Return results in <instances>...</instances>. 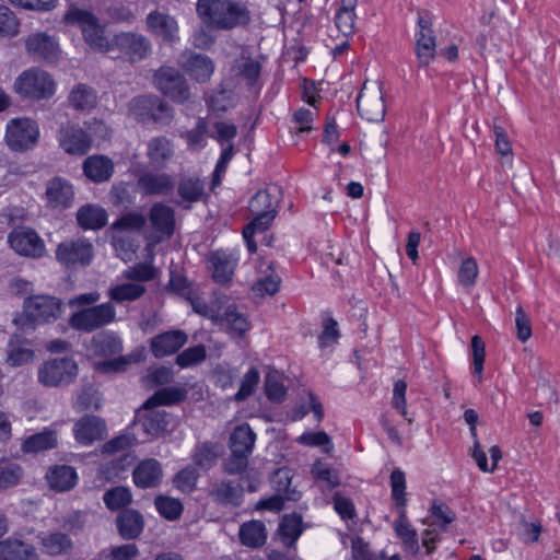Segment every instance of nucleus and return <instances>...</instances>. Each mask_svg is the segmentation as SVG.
I'll use <instances>...</instances> for the list:
<instances>
[{"instance_id": "40", "label": "nucleus", "mask_w": 560, "mask_h": 560, "mask_svg": "<svg viewBox=\"0 0 560 560\" xmlns=\"http://www.w3.org/2000/svg\"><path fill=\"white\" fill-rule=\"evenodd\" d=\"M394 529L401 539L407 552L416 555L419 551L417 532L409 525L405 511H401L399 517L394 523Z\"/></svg>"}, {"instance_id": "51", "label": "nucleus", "mask_w": 560, "mask_h": 560, "mask_svg": "<svg viewBox=\"0 0 560 560\" xmlns=\"http://www.w3.org/2000/svg\"><path fill=\"white\" fill-rule=\"evenodd\" d=\"M154 505L159 513L168 521L178 520L183 513V504L178 499L167 495H158Z\"/></svg>"}, {"instance_id": "45", "label": "nucleus", "mask_w": 560, "mask_h": 560, "mask_svg": "<svg viewBox=\"0 0 560 560\" xmlns=\"http://www.w3.org/2000/svg\"><path fill=\"white\" fill-rule=\"evenodd\" d=\"M292 474L289 468L278 469L271 477V483L279 494H283L285 500L296 501L300 492L291 488Z\"/></svg>"}, {"instance_id": "1", "label": "nucleus", "mask_w": 560, "mask_h": 560, "mask_svg": "<svg viewBox=\"0 0 560 560\" xmlns=\"http://www.w3.org/2000/svg\"><path fill=\"white\" fill-rule=\"evenodd\" d=\"M196 13L205 25L215 31L245 28L252 20L248 5L238 0H198Z\"/></svg>"}, {"instance_id": "36", "label": "nucleus", "mask_w": 560, "mask_h": 560, "mask_svg": "<svg viewBox=\"0 0 560 560\" xmlns=\"http://www.w3.org/2000/svg\"><path fill=\"white\" fill-rule=\"evenodd\" d=\"M35 359L34 350L27 340L12 338L9 342L7 362L11 366H21L32 363Z\"/></svg>"}, {"instance_id": "39", "label": "nucleus", "mask_w": 560, "mask_h": 560, "mask_svg": "<svg viewBox=\"0 0 560 560\" xmlns=\"http://www.w3.org/2000/svg\"><path fill=\"white\" fill-rule=\"evenodd\" d=\"M260 63L249 56L242 52L241 56L235 59L232 70L235 74L246 81L248 86H253L260 75Z\"/></svg>"}, {"instance_id": "58", "label": "nucleus", "mask_w": 560, "mask_h": 560, "mask_svg": "<svg viewBox=\"0 0 560 560\" xmlns=\"http://www.w3.org/2000/svg\"><path fill=\"white\" fill-rule=\"evenodd\" d=\"M259 371L256 368H250L242 378L241 387L234 397L235 400L243 401L252 396L259 383Z\"/></svg>"}, {"instance_id": "35", "label": "nucleus", "mask_w": 560, "mask_h": 560, "mask_svg": "<svg viewBox=\"0 0 560 560\" xmlns=\"http://www.w3.org/2000/svg\"><path fill=\"white\" fill-rule=\"evenodd\" d=\"M211 498L222 505L237 506L241 503L242 489L232 481H220L212 485Z\"/></svg>"}, {"instance_id": "20", "label": "nucleus", "mask_w": 560, "mask_h": 560, "mask_svg": "<svg viewBox=\"0 0 560 560\" xmlns=\"http://www.w3.org/2000/svg\"><path fill=\"white\" fill-rule=\"evenodd\" d=\"M420 32L416 43V52L420 66H428L435 55V39L429 21L419 16Z\"/></svg>"}, {"instance_id": "29", "label": "nucleus", "mask_w": 560, "mask_h": 560, "mask_svg": "<svg viewBox=\"0 0 560 560\" xmlns=\"http://www.w3.org/2000/svg\"><path fill=\"white\" fill-rule=\"evenodd\" d=\"M212 278L215 282L224 284L231 281L236 266V259L222 252H215L209 256Z\"/></svg>"}, {"instance_id": "17", "label": "nucleus", "mask_w": 560, "mask_h": 560, "mask_svg": "<svg viewBox=\"0 0 560 560\" xmlns=\"http://www.w3.org/2000/svg\"><path fill=\"white\" fill-rule=\"evenodd\" d=\"M215 323L236 337H243L250 329V323L246 315L240 312L235 304H228L225 296H223V308L220 311V318Z\"/></svg>"}, {"instance_id": "30", "label": "nucleus", "mask_w": 560, "mask_h": 560, "mask_svg": "<svg viewBox=\"0 0 560 560\" xmlns=\"http://www.w3.org/2000/svg\"><path fill=\"white\" fill-rule=\"evenodd\" d=\"M0 560H38L35 548L18 539L0 541Z\"/></svg>"}, {"instance_id": "19", "label": "nucleus", "mask_w": 560, "mask_h": 560, "mask_svg": "<svg viewBox=\"0 0 560 560\" xmlns=\"http://www.w3.org/2000/svg\"><path fill=\"white\" fill-rule=\"evenodd\" d=\"M187 342L183 330H170L151 339V351L155 358H163L177 352Z\"/></svg>"}, {"instance_id": "61", "label": "nucleus", "mask_w": 560, "mask_h": 560, "mask_svg": "<svg viewBox=\"0 0 560 560\" xmlns=\"http://www.w3.org/2000/svg\"><path fill=\"white\" fill-rule=\"evenodd\" d=\"M311 472L317 481L325 482L328 488H335L339 485L337 474L322 460H316L313 464Z\"/></svg>"}, {"instance_id": "44", "label": "nucleus", "mask_w": 560, "mask_h": 560, "mask_svg": "<svg viewBox=\"0 0 560 560\" xmlns=\"http://www.w3.org/2000/svg\"><path fill=\"white\" fill-rule=\"evenodd\" d=\"M186 392L178 387H164L154 393L144 404V409H150L162 405H173L182 401Z\"/></svg>"}, {"instance_id": "25", "label": "nucleus", "mask_w": 560, "mask_h": 560, "mask_svg": "<svg viewBox=\"0 0 560 560\" xmlns=\"http://www.w3.org/2000/svg\"><path fill=\"white\" fill-rule=\"evenodd\" d=\"M83 172L93 183H104L112 177L114 163L105 155H92L84 160Z\"/></svg>"}, {"instance_id": "3", "label": "nucleus", "mask_w": 560, "mask_h": 560, "mask_svg": "<svg viewBox=\"0 0 560 560\" xmlns=\"http://www.w3.org/2000/svg\"><path fill=\"white\" fill-rule=\"evenodd\" d=\"M13 89L24 98L40 101L55 94L56 82L47 71L33 67L15 79Z\"/></svg>"}, {"instance_id": "54", "label": "nucleus", "mask_w": 560, "mask_h": 560, "mask_svg": "<svg viewBox=\"0 0 560 560\" xmlns=\"http://www.w3.org/2000/svg\"><path fill=\"white\" fill-rule=\"evenodd\" d=\"M93 348L95 353L100 355H113L117 354L122 350L120 339L110 334L100 335L93 338Z\"/></svg>"}, {"instance_id": "60", "label": "nucleus", "mask_w": 560, "mask_h": 560, "mask_svg": "<svg viewBox=\"0 0 560 560\" xmlns=\"http://www.w3.org/2000/svg\"><path fill=\"white\" fill-rule=\"evenodd\" d=\"M199 474L194 467H186L182 469L174 477V486L183 493H190L195 488Z\"/></svg>"}, {"instance_id": "42", "label": "nucleus", "mask_w": 560, "mask_h": 560, "mask_svg": "<svg viewBox=\"0 0 560 560\" xmlns=\"http://www.w3.org/2000/svg\"><path fill=\"white\" fill-rule=\"evenodd\" d=\"M278 532L283 544L292 547L302 534V517L298 514L284 515Z\"/></svg>"}, {"instance_id": "10", "label": "nucleus", "mask_w": 560, "mask_h": 560, "mask_svg": "<svg viewBox=\"0 0 560 560\" xmlns=\"http://www.w3.org/2000/svg\"><path fill=\"white\" fill-rule=\"evenodd\" d=\"M77 373L78 366L72 359H54L39 368L38 380L45 386H58L70 383Z\"/></svg>"}, {"instance_id": "12", "label": "nucleus", "mask_w": 560, "mask_h": 560, "mask_svg": "<svg viewBox=\"0 0 560 560\" xmlns=\"http://www.w3.org/2000/svg\"><path fill=\"white\" fill-rule=\"evenodd\" d=\"M8 242L11 248L22 256L39 258L45 253L44 241L31 228L13 229L8 236Z\"/></svg>"}, {"instance_id": "49", "label": "nucleus", "mask_w": 560, "mask_h": 560, "mask_svg": "<svg viewBox=\"0 0 560 560\" xmlns=\"http://www.w3.org/2000/svg\"><path fill=\"white\" fill-rule=\"evenodd\" d=\"M205 185L199 178L183 177L177 187L178 195L183 200L188 202H196L200 200L203 195Z\"/></svg>"}, {"instance_id": "2", "label": "nucleus", "mask_w": 560, "mask_h": 560, "mask_svg": "<svg viewBox=\"0 0 560 560\" xmlns=\"http://www.w3.org/2000/svg\"><path fill=\"white\" fill-rule=\"evenodd\" d=\"M69 24H77L83 34L85 43L94 50L108 52L114 50V38L109 39L97 18L89 11L70 8L65 15Z\"/></svg>"}, {"instance_id": "57", "label": "nucleus", "mask_w": 560, "mask_h": 560, "mask_svg": "<svg viewBox=\"0 0 560 560\" xmlns=\"http://www.w3.org/2000/svg\"><path fill=\"white\" fill-rule=\"evenodd\" d=\"M137 439L132 434L118 435L102 446V454L115 455L121 453L122 457H125V452L135 445Z\"/></svg>"}, {"instance_id": "53", "label": "nucleus", "mask_w": 560, "mask_h": 560, "mask_svg": "<svg viewBox=\"0 0 560 560\" xmlns=\"http://www.w3.org/2000/svg\"><path fill=\"white\" fill-rule=\"evenodd\" d=\"M168 425L165 411L152 410L142 420V428L148 435L159 436Z\"/></svg>"}, {"instance_id": "23", "label": "nucleus", "mask_w": 560, "mask_h": 560, "mask_svg": "<svg viewBox=\"0 0 560 560\" xmlns=\"http://www.w3.org/2000/svg\"><path fill=\"white\" fill-rule=\"evenodd\" d=\"M46 480L50 489L58 492H66L77 485L78 474L71 466L55 465L46 472Z\"/></svg>"}, {"instance_id": "18", "label": "nucleus", "mask_w": 560, "mask_h": 560, "mask_svg": "<svg viewBox=\"0 0 560 560\" xmlns=\"http://www.w3.org/2000/svg\"><path fill=\"white\" fill-rule=\"evenodd\" d=\"M73 432L78 442L89 445L106 436V424L100 417L85 416L75 422Z\"/></svg>"}, {"instance_id": "38", "label": "nucleus", "mask_w": 560, "mask_h": 560, "mask_svg": "<svg viewBox=\"0 0 560 560\" xmlns=\"http://www.w3.org/2000/svg\"><path fill=\"white\" fill-rule=\"evenodd\" d=\"M256 435L249 425L243 424L234 429L230 436V450L231 452L243 453L250 455Z\"/></svg>"}, {"instance_id": "11", "label": "nucleus", "mask_w": 560, "mask_h": 560, "mask_svg": "<svg viewBox=\"0 0 560 560\" xmlns=\"http://www.w3.org/2000/svg\"><path fill=\"white\" fill-rule=\"evenodd\" d=\"M56 258L67 268L86 266L93 258V246L82 238L66 241L57 246Z\"/></svg>"}, {"instance_id": "6", "label": "nucleus", "mask_w": 560, "mask_h": 560, "mask_svg": "<svg viewBox=\"0 0 560 560\" xmlns=\"http://www.w3.org/2000/svg\"><path fill=\"white\" fill-rule=\"evenodd\" d=\"M23 312L32 324H48L61 316V301L46 294L33 295L24 301Z\"/></svg>"}, {"instance_id": "27", "label": "nucleus", "mask_w": 560, "mask_h": 560, "mask_svg": "<svg viewBox=\"0 0 560 560\" xmlns=\"http://www.w3.org/2000/svg\"><path fill=\"white\" fill-rule=\"evenodd\" d=\"M132 476L138 487L154 488L161 482L162 468L156 459H144L135 468Z\"/></svg>"}, {"instance_id": "34", "label": "nucleus", "mask_w": 560, "mask_h": 560, "mask_svg": "<svg viewBox=\"0 0 560 560\" xmlns=\"http://www.w3.org/2000/svg\"><path fill=\"white\" fill-rule=\"evenodd\" d=\"M77 221L85 230H100L107 223V212L100 206L85 205L79 209Z\"/></svg>"}, {"instance_id": "50", "label": "nucleus", "mask_w": 560, "mask_h": 560, "mask_svg": "<svg viewBox=\"0 0 560 560\" xmlns=\"http://www.w3.org/2000/svg\"><path fill=\"white\" fill-rule=\"evenodd\" d=\"M265 393L273 402H281L287 394L282 376L276 370H269L265 377Z\"/></svg>"}, {"instance_id": "5", "label": "nucleus", "mask_w": 560, "mask_h": 560, "mask_svg": "<svg viewBox=\"0 0 560 560\" xmlns=\"http://www.w3.org/2000/svg\"><path fill=\"white\" fill-rule=\"evenodd\" d=\"M357 109L359 115L370 121L380 122L386 115V104L381 81L366 80L357 97Z\"/></svg>"}, {"instance_id": "4", "label": "nucleus", "mask_w": 560, "mask_h": 560, "mask_svg": "<svg viewBox=\"0 0 560 560\" xmlns=\"http://www.w3.org/2000/svg\"><path fill=\"white\" fill-rule=\"evenodd\" d=\"M128 112L139 122L167 124L173 118L172 107L156 95L133 97L128 104Z\"/></svg>"}, {"instance_id": "64", "label": "nucleus", "mask_w": 560, "mask_h": 560, "mask_svg": "<svg viewBox=\"0 0 560 560\" xmlns=\"http://www.w3.org/2000/svg\"><path fill=\"white\" fill-rule=\"evenodd\" d=\"M205 358L206 349L202 345H198L195 347H190L184 350L180 354H178L176 357V363L180 368H187L202 362Z\"/></svg>"}, {"instance_id": "48", "label": "nucleus", "mask_w": 560, "mask_h": 560, "mask_svg": "<svg viewBox=\"0 0 560 560\" xmlns=\"http://www.w3.org/2000/svg\"><path fill=\"white\" fill-rule=\"evenodd\" d=\"M57 445V439L54 432L44 431L27 438L22 448L27 453H37L52 448Z\"/></svg>"}, {"instance_id": "8", "label": "nucleus", "mask_w": 560, "mask_h": 560, "mask_svg": "<svg viewBox=\"0 0 560 560\" xmlns=\"http://www.w3.org/2000/svg\"><path fill=\"white\" fill-rule=\"evenodd\" d=\"M154 83L159 91L174 102L183 104L190 97L185 77L175 68L161 67L154 74Z\"/></svg>"}, {"instance_id": "22", "label": "nucleus", "mask_w": 560, "mask_h": 560, "mask_svg": "<svg viewBox=\"0 0 560 560\" xmlns=\"http://www.w3.org/2000/svg\"><path fill=\"white\" fill-rule=\"evenodd\" d=\"M27 52L35 60H54L58 52V44L45 33H38L26 39Z\"/></svg>"}, {"instance_id": "26", "label": "nucleus", "mask_w": 560, "mask_h": 560, "mask_svg": "<svg viewBox=\"0 0 560 560\" xmlns=\"http://www.w3.org/2000/svg\"><path fill=\"white\" fill-rule=\"evenodd\" d=\"M183 69L197 82H208L214 71V63L208 56L190 52L183 62Z\"/></svg>"}, {"instance_id": "15", "label": "nucleus", "mask_w": 560, "mask_h": 560, "mask_svg": "<svg viewBox=\"0 0 560 560\" xmlns=\"http://www.w3.org/2000/svg\"><path fill=\"white\" fill-rule=\"evenodd\" d=\"M45 198L47 207L67 209L72 205L74 198L73 187L67 179L54 177L46 185Z\"/></svg>"}, {"instance_id": "28", "label": "nucleus", "mask_w": 560, "mask_h": 560, "mask_svg": "<svg viewBox=\"0 0 560 560\" xmlns=\"http://www.w3.org/2000/svg\"><path fill=\"white\" fill-rule=\"evenodd\" d=\"M137 184L141 192L147 196L167 195L174 188V182L166 173H145L138 178Z\"/></svg>"}, {"instance_id": "63", "label": "nucleus", "mask_w": 560, "mask_h": 560, "mask_svg": "<svg viewBox=\"0 0 560 560\" xmlns=\"http://www.w3.org/2000/svg\"><path fill=\"white\" fill-rule=\"evenodd\" d=\"M253 220L244 228L243 236H254L257 232H265L271 225L277 214L252 213Z\"/></svg>"}, {"instance_id": "32", "label": "nucleus", "mask_w": 560, "mask_h": 560, "mask_svg": "<svg viewBox=\"0 0 560 560\" xmlns=\"http://www.w3.org/2000/svg\"><path fill=\"white\" fill-rule=\"evenodd\" d=\"M241 542L248 548H259L267 540L266 526L260 521H249L241 525L238 532Z\"/></svg>"}, {"instance_id": "47", "label": "nucleus", "mask_w": 560, "mask_h": 560, "mask_svg": "<svg viewBox=\"0 0 560 560\" xmlns=\"http://www.w3.org/2000/svg\"><path fill=\"white\" fill-rule=\"evenodd\" d=\"M145 292V288L139 283H122L108 290L110 300L117 303L126 301H135L141 298Z\"/></svg>"}, {"instance_id": "59", "label": "nucleus", "mask_w": 560, "mask_h": 560, "mask_svg": "<svg viewBox=\"0 0 560 560\" xmlns=\"http://www.w3.org/2000/svg\"><path fill=\"white\" fill-rule=\"evenodd\" d=\"M147 218L139 212H129L112 224L114 231H138L144 226Z\"/></svg>"}, {"instance_id": "24", "label": "nucleus", "mask_w": 560, "mask_h": 560, "mask_svg": "<svg viewBox=\"0 0 560 560\" xmlns=\"http://www.w3.org/2000/svg\"><path fill=\"white\" fill-rule=\"evenodd\" d=\"M116 525L124 539H136L143 530L144 518L137 510L126 509L117 515Z\"/></svg>"}, {"instance_id": "21", "label": "nucleus", "mask_w": 560, "mask_h": 560, "mask_svg": "<svg viewBox=\"0 0 560 560\" xmlns=\"http://www.w3.org/2000/svg\"><path fill=\"white\" fill-rule=\"evenodd\" d=\"M147 27L164 40L172 42L176 38L178 25L176 20L167 13L158 10L147 16Z\"/></svg>"}, {"instance_id": "55", "label": "nucleus", "mask_w": 560, "mask_h": 560, "mask_svg": "<svg viewBox=\"0 0 560 560\" xmlns=\"http://www.w3.org/2000/svg\"><path fill=\"white\" fill-rule=\"evenodd\" d=\"M192 310L210 318L213 322H218L220 318V311L223 308V296L217 298L211 304H207L202 299L195 296L190 299Z\"/></svg>"}, {"instance_id": "37", "label": "nucleus", "mask_w": 560, "mask_h": 560, "mask_svg": "<svg viewBox=\"0 0 560 560\" xmlns=\"http://www.w3.org/2000/svg\"><path fill=\"white\" fill-rule=\"evenodd\" d=\"M73 547L70 537L63 533L55 532L40 537V549L49 556L68 553Z\"/></svg>"}, {"instance_id": "14", "label": "nucleus", "mask_w": 560, "mask_h": 560, "mask_svg": "<svg viewBox=\"0 0 560 560\" xmlns=\"http://www.w3.org/2000/svg\"><path fill=\"white\" fill-rule=\"evenodd\" d=\"M60 147L69 154H85L91 148V137L79 126L66 125L59 130Z\"/></svg>"}, {"instance_id": "46", "label": "nucleus", "mask_w": 560, "mask_h": 560, "mask_svg": "<svg viewBox=\"0 0 560 560\" xmlns=\"http://www.w3.org/2000/svg\"><path fill=\"white\" fill-rule=\"evenodd\" d=\"M478 276L477 260L471 256L463 258L457 270L458 284L464 289H470L477 283Z\"/></svg>"}, {"instance_id": "43", "label": "nucleus", "mask_w": 560, "mask_h": 560, "mask_svg": "<svg viewBox=\"0 0 560 560\" xmlns=\"http://www.w3.org/2000/svg\"><path fill=\"white\" fill-rule=\"evenodd\" d=\"M279 199L272 196L269 190H259L249 201L250 213L277 214Z\"/></svg>"}, {"instance_id": "33", "label": "nucleus", "mask_w": 560, "mask_h": 560, "mask_svg": "<svg viewBox=\"0 0 560 560\" xmlns=\"http://www.w3.org/2000/svg\"><path fill=\"white\" fill-rule=\"evenodd\" d=\"M173 154V143L166 137H155L148 143V158L156 167H164Z\"/></svg>"}, {"instance_id": "31", "label": "nucleus", "mask_w": 560, "mask_h": 560, "mask_svg": "<svg viewBox=\"0 0 560 560\" xmlns=\"http://www.w3.org/2000/svg\"><path fill=\"white\" fill-rule=\"evenodd\" d=\"M68 102L73 109L88 112L96 106L97 95L93 88L79 83L70 91Z\"/></svg>"}, {"instance_id": "56", "label": "nucleus", "mask_w": 560, "mask_h": 560, "mask_svg": "<svg viewBox=\"0 0 560 560\" xmlns=\"http://www.w3.org/2000/svg\"><path fill=\"white\" fill-rule=\"evenodd\" d=\"M103 499L109 510H118L128 505L132 497L128 488L116 487L106 491Z\"/></svg>"}, {"instance_id": "16", "label": "nucleus", "mask_w": 560, "mask_h": 560, "mask_svg": "<svg viewBox=\"0 0 560 560\" xmlns=\"http://www.w3.org/2000/svg\"><path fill=\"white\" fill-rule=\"evenodd\" d=\"M149 221L159 240L170 238L175 230V211L163 202H156L149 211Z\"/></svg>"}, {"instance_id": "62", "label": "nucleus", "mask_w": 560, "mask_h": 560, "mask_svg": "<svg viewBox=\"0 0 560 560\" xmlns=\"http://www.w3.org/2000/svg\"><path fill=\"white\" fill-rule=\"evenodd\" d=\"M390 488L393 500L398 506H404L406 504V477L405 474L398 468L392 471Z\"/></svg>"}, {"instance_id": "13", "label": "nucleus", "mask_w": 560, "mask_h": 560, "mask_svg": "<svg viewBox=\"0 0 560 560\" xmlns=\"http://www.w3.org/2000/svg\"><path fill=\"white\" fill-rule=\"evenodd\" d=\"M129 57L131 61L145 58L151 52L150 40L141 34L119 33L114 36V49Z\"/></svg>"}, {"instance_id": "52", "label": "nucleus", "mask_w": 560, "mask_h": 560, "mask_svg": "<svg viewBox=\"0 0 560 560\" xmlns=\"http://www.w3.org/2000/svg\"><path fill=\"white\" fill-rule=\"evenodd\" d=\"M23 477V469L19 464L12 462H0V489H9L20 483Z\"/></svg>"}, {"instance_id": "9", "label": "nucleus", "mask_w": 560, "mask_h": 560, "mask_svg": "<svg viewBox=\"0 0 560 560\" xmlns=\"http://www.w3.org/2000/svg\"><path fill=\"white\" fill-rule=\"evenodd\" d=\"M39 131L30 118H14L7 126L5 142L13 151H25L35 145Z\"/></svg>"}, {"instance_id": "41", "label": "nucleus", "mask_w": 560, "mask_h": 560, "mask_svg": "<svg viewBox=\"0 0 560 560\" xmlns=\"http://www.w3.org/2000/svg\"><path fill=\"white\" fill-rule=\"evenodd\" d=\"M222 455V446L218 443L203 442L196 446L192 459L201 468L209 469Z\"/></svg>"}, {"instance_id": "7", "label": "nucleus", "mask_w": 560, "mask_h": 560, "mask_svg": "<svg viewBox=\"0 0 560 560\" xmlns=\"http://www.w3.org/2000/svg\"><path fill=\"white\" fill-rule=\"evenodd\" d=\"M115 318L116 311L113 304L103 303L75 312L70 317L69 324L74 329L90 332L109 325Z\"/></svg>"}]
</instances>
